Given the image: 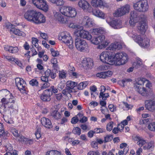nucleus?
<instances>
[{"label": "nucleus", "mask_w": 155, "mask_h": 155, "mask_svg": "<svg viewBox=\"0 0 155 155\" xmlns=\"http://www.w3.org/2000/svg\"><path fill=\"white\" fill-rule=\"evenodd\" d=\"M24 18L27 21H32L36 24L44 23L45 18L43 14L36 11L29 10L24 14Z\"/></svg>", "instance_id": "1"}, {"label": "nucleus", "mask_w": 155, "mask_h": 155, "mask_svg": "<svg viewBox=\"0 0 155 155\" xmlns=\"http://www.w3.org/2000/svg\"><path fill=\"white\" fill-rule=\"evenodd\" d=\"M114 64L120 65L126 63L128 61L127 55L124 53L122 52H118L114 55L113 54Z\"/></svg>", "instance_id": "2"}, {"label": "nucleus", "mask_w": 155, "mask_h": 155, "mask_svg": "<svg viewBox=\"0 0 155 155\" xmlns=\"http://www.w3.org/2000/svg\"><path fill=\"white\" fill-rule=\"evenodd\" d=\"M144 83L143 80L140 79L134 84V87L135 90L142 95L147 97L150 95V93L143 87Z\"/></svg>", "instance_id": "3"}, {"label": "nucleus", "mask_w": 155, "mask_h": 155, "mask_svg": "<svg viewBox=\"0 0 155 155\" xmlns=\"http://www.w3.org/2000/svg\"><path fill=\"white\" fill-rule=\"evenodd\" d=\"M105 37L103 35L97 37H94L91 40V42L96 45H99L98 46V48L101 49L105 48L108 45V43L105 40Z\"/></svg>", "instance_id": "4"}, {"label": "nucleus", "mask_w": 155, "mask_h": 155, "mask_svg": "<svg viewBox=\"0 0 155 155\" xmlns=\"http://www.w3.org/2000/svg\"><path fill=\"white\" fill-rule=\"evenodd\" d=\"M58 39L65 43L70 49H72L74 48L73 40L72 37L68 34L64 32L61 33L59 36Z\"/></svg>", "instance_id": "5"}, {"label": "nucleus", "mask_w": 155, "mask_h": 155, "mask_svg": "<svg viewBox=\"0 0 155 155\" xmlns=\"http://www.w3.org/2000/svg\"><path fill=\"white\" fill-rule=\"evenodd\" d=\"M134 8L140 12H145L149 9L147 0H139L134 5Z\"/></svg>", "instance_id": "6"}, {"label": "nucleus", "mask_w": 155, "mask_h": 155, "mask_svg": "<svg viewBox=\"0 0 155 155\" xmlns=\"http://www.w3.org/2000/svg\"><path fill=\"white\" fill-rule=\"evenodd\" d=\"M100 58L102 62L110 65H113L114 63L112 61L113 59V53L111 51L103 52L100 54Z\"/></svg>", "instance_id": "7"}, {"label": "nucleus", "mask_w": 155, "mask_h": 155, "mask_svg": "<svg viewBox=\"0 0 155 155\" xmlns=\"http://www.w3.org/2000/svg\"><path fill=\"white\" fill-rule=\"evenodd\" d=\"M60 11L63 15L67 17H74L77 14L75 9L72 7H63L60 9Z\"/></svg>", "instance_id": "8"}, {"label": "nucleus", "mask_w": 155, "mask_h": 155, "mask_svg": "<svg viewBox=\"0 0 155 155\" xmlns=\"http://www.w3.org/2000/svg\"><path fill=\"white\" fill-rule=\"evenodd\" d=\"M75 44L76 48L81 51H86L88 49V45L86 41L79 36L75 38Z\"/></svg>", "instance_id": "9"}, {"label": "nucleus", "mask_w": 155, "mask_h": 155, "mask_svg": "<svg viewBox=\"0 0 155 155\" xmlns=\"http://www.w3.org/2000/svg\"><path fill=\"white\" fill-rule=\"evenodd\" d=\"M132 38L135 42L142 47L147 48L149 46L150 40L147 38H144L143 39L140 36L138 35H134Z\"/></svg>", "instance_id": "10"}, {"label": "nucleus", "mask_w": 155, "mask_h": 155, "mask_svg": "<svg viewBox=\"0 0 155 155\" xmlns=\"http://www.w3.org/2000/svg\"><path fill=\"white\" fill-rule=\"evenodd\" d=\"M137 29L141 33H144L147 28V25L146 23V19L143 15H141L139 19Z\"/></svg>", "instance_id": "11"}, {"label": "nucleus", "mask_w": 155, "mask_h": 155, "mask_svg": "<svg viewBox=\"0 0 155 155\" xmlns=\"http://www.w3.org/2000/svg\"><path fill=\"white\" fill-rule=\"evenodd\" d=\"M34 5L37 8L41 9L45 12L48 10V6L46 1L45 0H32Z\"/></svg>", "instance_id": "12"}, {"label": "nucleus", "mask_w": 155, "mask_h": 155, "mask_svg": "<svg viewBox=\"0 0 155 155\" xmlns=\"http://www.w3.org/2000/svg\"><path fill=\"white\" fill-rule=\"evenodd\" d=\"M130 6L128 4L121 7L117 10L114 13V16H121L129 12L130 9Z\"/></svg>", "instance_id": "13"}, {"label": "nucleus", "mask_w": 155, "mask_h": 155, "mask_svg": "<svg viewBox=\"0 0 155 155\" xmlns=\"http://www.w3.org/2000/svg\"><path fill=\"white\" fill-rule=\"evenodd\" d=\"M15 98L13 96H11L9 98H3L2 102L5 104L8 108H12L15 102Z\"/></svg>", "instance_id": "14"}, {"label": "nucleus", "mask_w": 155, "mask_h": 155, "mask_svg": "<svg viewBox=\"0 0 155 155\" xmlns=\"http://www.w3.org/2000/svg\"><path fill=\"white\" fill-rule=\"evenodd\" d=\"M52 94L51 89H47L45 90L41 95V99L43 101L48 102L51 100V97Z\"/></svg>", "instance_id": "15"}, {"label": "nucleus", "mask_w": 155, "mask_h": 155, "mask_svg": "<svg viewBox=\"0 0 155 155\" xmlns=\"http://www.w3.org/2000/svg\"><path fill=\"white\" fill-rule=\"evenodd\" d=\"M107 22L112 27L115 29H119L122 27L121 22L120 21L111 20L110 18L106 19Z\"/></svg>", "instance_id": "16"}, {"label": "nucleus", "mask_w": 155, "mask_h": 155, "mask_svg": "<svg viewBox=\"0 0 155 155\" xmlns=\"http://www.w3.org/2000/svg\"><path fill=\"white\" fill-rule=\"evenodd\" d=\"M138 14L136 11H133L130 13V20L129 23L130 25L134 26L137 22L138 20Z\"/></svg>", "instance_id": "17"}, {"label": "nucleus", "mask_w": 155, "mask_h": 155, "mask_svg": "<svg viewBox=\"0 0 155 155\" xmlns=\"http://www.w3.org/2000/svg\"><path fill=\"white\" fill-rule=\"evenodd\" d=\"M54 16L56 20L61 23H69V18L62 15L60 13H57Z\"/></svg>", "instance_id": "18"}, {"label": "nucleus", "mask_w": 155, "mask_h": 155, "mask_svg": "<svg viewBox=\"0 0 155 155\" xmlns=\"http://www.w3.org/2000/svg\"><path fill=\"white\" fill-rule=\"evenodd\" d=\"M146 109L152 112L155 111V101L149 100L145 102Z\"/></svg>", "instance_id": "19"}, {"label": "nucleus", "mask_w": 155, "mask_h": 155, "mask_svg": "<svg viewBox=\"0 0 155 155\" xmlns=\"http://www.w3.org/2000/svg\"><path fill=\"white\" fill-rule=\"evenodd\" d=\"M41 122L42 125L46 128L50 129L52 127V124L48 118L43 117L41 118Z\"/></svg>", "instance_id": "20"}, {"label": "nucleus", "mask_w": 155, "mask_h": 155, "mask_svg": "<svg viewBox=\"0 0 155 155\" xmlns=\"http://www.w3.org/2000/svg\"><path fill=\"white\" fill-rule=\"evenodd\" d=\"M82 24L86 28L91 27L93 25L92 19L87 16H84L83 19Z\"/></svg>", "instance_id": "21"}, {"label": "nucleus", "mask_w": 155, "mask_h": 155, "mask_svg": "<svg viewBox=\"0 0 155 155\" xmlns=\"http://www.w3.org/2000/svg\"><path fill=\"white\" fill-rule=\"evenodd\" d=\"M79 36L80 38H83L86 39L87 40H91L92 38V36L89 32L84 30H81L80 31Z\"/></svg>", "instance_id": "22"}, {"label": "nucleus", "mask_w": 155, "mask_h": 155, "mask_svg": "<svg viewBox=\"0 0 155 155\" xmlns=\"http://www.w3.org/2000/svg\"><path fill=\"white\" fill-rule=\"evenodd\" d=\"M82 65L84 68H89L93 65L92 60L90 58H85L82 61Z\"/></svg>", "instance_id": "23"}, {"label": "nucleus", "mask_w": 155, "mask_h": 155, "mask_svg": "<svg viewBox=\"0 0 155 155\" xmlns=\"http://www.w3.org/2000/svg\"><path fill=\"white\" fill-rule=\"evenodd\" d=\"M78 5L79 7L84 10L87 9L90 6L89 4L85 0H80Z\"/></svg>", "instance_id": "24"}, {"label": "nucleus", "mask_w": 155, "mask_h": 155, "mask_svg": "<svg viewBox=\"0 0 155 155\" xmlns=\"http://www.w3.org/2000/svg\"><path fill=\"white\" fill-rule=\"evenodd\" d=\"M121 45L118 42L111 44L107 48L108 50L114 51L119 50L121 47Z\"/></svg>", "instance_id": "25"}, {"label": "nucleus", "mask_w": 155, "mask_h": 155, "mask_svg": "<svg viewBox=\"0 0 155 155\" xmlns=\"http://www.w3.org/2000/svg\"><path fill=\"white\" fill-rule=\"evenodd\" d=\"M91 5L94 7H101L103 5V1L102 0H92Z\"/></svg>", "instance_id": "26"}, {"label": "nucleus", "mask_w": 155, "mask_h": 155, "mask_svg": "<svg viewBox=\"0 0 155 155\" xmlns=\"http://www.w3.org/2000/svg\"><path fill=\"white\" fill-rule=\"evenodd\" d=\"M8 110V108L2 101L0 102V113L3 115L5 114Z\"/></svg>", "instance_id": "27"}, {"label": "nucleus", "mask_w": 155, "mask_h": 155, "mask_svg": "<svg viewBox=\"0 0 155 155\" xmlns=\"http://www.w3.org/2000/svg\"><path fill=\"white\" fill-rule=\"evenodd\" d=\"M0 96L2 97H4V98H9L11 96H12L10 94L9 91L6 89L1 90L0 91Z\"/></svg>", "instance_id": "28"}, {"label": "nucleus", "mask_w": 155, "mask_h": 155, "mask_svg": "<svg viewBox=\"0 0 155 155\" xmlns=\"http://www.w3.org/2000/svg\"><path fill=\"white\" fill-rule=\"evenodd\" d=\"M10 31L15 35L22 36H24L25 35V34L24 32L21 31L19 29L14 28H12L10 30Z\"/></svg>", "instance_id": "29"}, {"label": "nucleus", "mask_w": 155, "mask_h": 155, "mask_svg": "<svg viewBox=\"0 0 155 155\" xmlns=\"http://www.w3.org/2000/svg\"><path fill=\"white\" fill-rule=\"evenodd\" d=\"M92 12L94 15L97 17L103 18L104 16V13L98 9H94L92 11Z\"/></svg>", "instance_id": "30"}, {"label": "nucleus", "mask_w": 155, "mask_h": 155, "mask_svg": "<svg viewBox=\"0 0 155 155\" xmlns=\"http://www.w3.org/2000/svg\"><path fill=\"white\" fill-rule=\"evenodd\" d=\"M51 116L57 120L60 119L61 117V114L57 110L53 111L51 113Z\"/></svg>", "instance_id": "31"}, {"label": "nucleus", "mask_w": 155, "mask_h": 155, "mask_svg": "<svg viewBox=\"0 0 155 155\" xmlns=\"http://www.w3.org/2000/svg\"><path fill=\"white\" fill-rule=\"evenodd\" d=\"M19 84L20 86L17 85V87L20 91H21V90L25 91L26 90V82L23 80H21V82Z\"/></svg>", "instance_id": "32"}, {"label": "nucleus", "mask_w": 155, "mask_h": 155, "mask_svg": "<svg viewBox=\"0 0 155 155\" xmlns=\"http://www.w3.org/2000/svg\"><path fill=\"white\" fill-rule=\"evenodd\" d=\"M53 3L55 4L57 6H61L64 5V1L63 0H49Z\"/></svg>", "instance_id": "33"}, {"label": "nucleus", "mask_w": 155, "mask_h": 155, "mask_svg": "<svg viewBox=\"0 0 155 155\" xmlns=\"http://www.w3.org/2000/svg\"><path fill=\"white\" fill-rule=\"evenodd\" d=\"M88 84L87 81H84L80 83L78 86V89L81 90L84 88Z\"/></svg>", "instance_id": "34"}, {"label": "nucleus", "mask_w": 155, "mask_h": 155, "mask_svg": "<svg viewBox=\"0 0 155 155\" xmlns=\"http://www.w3.org/2000/svg\"><path fill=\"white\" fill-rule=\"evenodd\" d=\"M66 84V86L73 88L75 86L77 85V83L76 82L71 81H68L67 82Z\"/></svg>", "instance_id": "35"}, {"label": "nucleus", "mask_w": 155, "mask_h": 155, "mask_svg": "<svg viewBox=\"0 0 155 155\" xmlns=\"http://www.w3.org/2000/svg\"><path fill=\"white\" fill-rule=\"evenodd\" d=\"M147 128L151 131H155V122H153L148 124Z\"/></svg>", "instance_id": "36"}, {"label": "nucleus", "mask_w": 155, "mask_h": 155, "mask_svg": "<svg viewBox=\"0 0 155 155\" xmlns=\"http://www.w3.org/2000/svg\"><path fill=\"white\" fill-rule=\"evenodd\" d=\"M45 155H60V154L57 150H52L47 152Z\"/></svg>", "instance_id": "37"}, {"label": "nucleus", "mask_w": 155, "mask_h": 155, "mask_svg": "<svg viewBox=\"0 0 155 155\" xmlns=\"http://www.w3.org/2000/svg\"><path fill=\"white\" fill-rule=\"evenodd\" d=\"M103 32V31L101 29L97 28L93 29L92 34L93 35H98L100 34H102Z\"/></svg>", "instance_id": "38"}, {"label": "nucleus", "mask_w": 155, "mask_h": 155, "mask_svg": "<svg viewBox=\"0 0 155 155\" xmlns=\"http://www.w3.org/2000/svg\"><path fill=\"white\" fill-rule=\"evenodd\" d=\"M72 132L73 134L79 135L81 134V130L78 127H74L73 130Z\"/></svg>", "instance_id": "39"}, {"label": "nucleus", "mask_w": 155, "mask_h": 155, "mask_svg": "<svg viewBox=\"0 0 155 155\" xmlns=\"http://www.w3.org/2000/svg\"><path fill=\"white\" fill-rule=\"evenodd\" d=\"M153 143L152 142H150L148 143H146L143 147V149L145 150H149L153 148Z\"/></svg>", "instance_id": "40"}, {"label": "nucleus", "mask_w": 155, "mask_h": 155, "mask_svg": "<svg viewBox=\"0 0 155 155\" xmlns=\"http://www.w3.org/2000/svg\"><path fill=\"white\" fill-rule=\"evenodd\" d=\"M109 97V95L108 93H106L104 94L102 92H100V93L99 97H101L102 99L103 100H107V98Z\"/></svg>", "instance_id": "41"}, {"label": "nucleus", "mask_w": 155, "mask_h": 155, "mask_svg": "<svg viewBox=\"0 0 155 155\" xmlns=\"http://www.w3.org/2000/svg\"><path fill=\"white\" fill-rule=\"evenodd\" d=\"M18 139V141L23 143H25V141H26L27 138L25 137L22 135H19L18 137H17Z\"/></svg>", "instance_id": "42"}, {"label": "nucleus", "mask_w": 155, "mask_h": 155, "mask_svg": "<svg viewBox=\"0 0 155 155\" xmlns=\"http://www.w3.org/2000/svg\"><path fill=\"white\" fill-rule=\"evenodd\" d=\"M147 142L146 141L142 139V138L141 137L140 140H139V141H138L137 142V144L140 146L142 147L144 145H145Z\"/></svg>", "instance_id": "43"}, {"label": "nucleus", "mask_w": 155, "mask_h": 155, "mask_svg": "<svg viewBox=\"0 0 155 155\" xmlns=\"http://www.w3.org/2000/svg\"><path fill=\"white\" fill-rule=\"evenodd\" d=\"M113 138V136L112 135L109 134L107 135L104 137V142H107L110 141Z\"/></svg>", "instance_id": "44"}, {"label": "nucleus", "mask_w": 155, "mask_h": 155, "mask_svg": "<svg viewBox=\"0 0 155 155\" xmlns=\"http://www.w3.org/2000/svg\"><path fill=\"white\" fill-rule=\"evenodd\" d=\"M18 48L16 47H12L10 46V52L12 53H15L18 52Z\"/></svg>", "instance_id": "45"}, {"label": "nucleus", "mask_w": 155, "mask_h": 155, "mask_svg": "<svg viewBox=\"0 0 155 155\" xmlns=\"http://www.w3.org/2000/svg\"><path fill=\"white\" fill-rule=\"evenodd\" d=\"M6 58L9 61L13 64L15 63V61L16 62H17V59L11 57H7Z\"/></svg>", "instance_id": "46"}, {"label": "nucleus", "mask_w": 155, "mask_h": 155, "mask_svg": "<svg viewBox=\"0 0 155 155\" xmlns=\"http://www.w3.org/2000/svg\"><path fill=\"white\" fill-rule=\"evenodd\" d=\"M52 55L54 57H56L59 54V52L57 51H55L53 48H51L50 50Z\"/></svg>", "instance_id": "47"}, {"label": "nucleus", "mask_w": 155, "mask_h": 155, "mask_svg": "<svg viewBox=\"0 0 155 155\" xmlns=\"http://www.w3.org/2000/svg\"><path fill=\"white\" fill-rule=\"evenodd\" d=\"M57 72V70L52 69L51 73V77L52 79L54 78L56 76V72Z\"/></svg>", "instance_id": "48"}, {"label": "nucleus", "mask_w": 155, "mask_h": 155, "mask_svg": "<svg viewBox=\"0 0 155 155\" xmlns=\"http://www.w3.org/2000/svg\"><path fill=\"white\" fill-rule=\"evenodd\" d=\"M79 121V119L77 116L73 117L71 119V122L72 124H75Z\"/></svg>", "instance_id": "49"}, {"label": "nucleus", "mask_w": 155, "mask_h": 155, "mask_svg": "<svg viewBox=\"0 0 155 155\" xmlns=\"http://www.w3.org/2000/svg\"><path fill=\"white\" fill-rule=\"evenodd\" d=\"M35 135L36 138L38 139L39 138L41 137V129L39 128H38L35 132Z\"/></svg>", "instance_id": "50"}, {"label": "nucleus", "mask_w": 155, "mask_h": 155, "mask_svg": "<svg viewBox=\"0 0 155 155\" xmlns=\"http://www.w3.org/2000/svg\"><path fill=\"white\" fill-rule=\"evenodd\" d=\"M109 68V66L106 64L102 65L99 67V69L101 71L107 70Z\"/></svg>", "instance_id": "51"}, {"label": "nucleus", "mask_w": 155, "mask_h": 155, "mask_svg": "<svg viewBox=\"0 0 155 155\" xmlns=\"http://www.w3.org/2000/svg\"><path fill=\"white\" fill-rule=\"evenodd\" d=\"M30 84L33 86L38 85V83L37 80L36 79H32L30 81Z\"/></svg>", "instance_id": "52"}, {"label": "nucleus", "mask_w": 155, "mask_h": 155, "mask_svg": "<svg viewBox=\"0 0 155 155\" xmlns=\"http://www.w3.org/2000/svg\"><path fill=\"white\" fill-rule=\"evenodd\" d=\"M96 76L100 78H106L105 73L104 72H101L100 73H98L96 74Z\"/></svg>", "instance_id": "53"}, {"label": "nucleus", "mask_w": 155, "mask_h": 155, "mask_svg": "<svg viewBox=\"0 0 155 155\" xmlns=\"http://www.w3.org/2000/svg\"><path fill=\"white\" fill-rule=\"evenodd\" d=\"M113 122H111L107 124L106 127V129L107 130L110 131L111 130L113 127Z\"/></svg>", "instance_id": "54"}, {"label": "nucleus", "mask_w": 155, "mask_h": 155, "mask_svg": "<svg viewBox=\"0 0 155 155\" xmlns=\"http://www.w3.org/2000/svg\"><path fill=\"white\" fill-rule=\"evenodd\" d=\"M11 132L13 135L15 137H18V136L19 135L18 133V131L15 129H12Z\"/></svg>", "instance_id": "55"}, {"label": "nucleus", "mask_w": 155, "mask_h": 155, "mask_svg": "<svg viewBox=\"0 0 155 155\" xmlns=\"http://www.w3.org/2000/svg\"><path fill=\"white\" fill-rule=\"evenodd\" d=\"M108 108L111 112H114L116 110V107L113 104H110L108 106Z\"/></svg>", "instance_id": "56"}, {"label": "nucleus", "mask_w": 155, "mask_h": 155, "mask_svg": "<svg viewBox=\"0 0 155 155\" xmlns=\"http://www.w3.org/2000/svg\"><path fill=\"white\" fill-rule=\"evenodd\" d=\"M5 134L3 124L2 123H0V135H3L4 134L5 135Z\"/></svg>", "instance_id": "57"}, {"label": "nucleus", "mask_w": 155, "mask_h": 155, "mask_svg": "<svg viewBox=\"0 0 155 155\" xmlns=\"http://www.w3.org/2000/svg\"><path fill=\"white\" fill-rule=\"evenodd\" d=\"M62 97V95L61 93L56 94L54 95L55 98L58 101H60Z\"/></svg>", "instance_id": "58"}, {"label": "nucleus", "mask_w": 155, "mask_h": 155, "mask_svg": "<svg viewBox=\"0 0 155 155\" xmlns=\"http://www.w3.org/2000/svg\"><path fill=\"white\" fill-rule=\"evenodd\" d=\"M87 155H100V153L97 151H90L87 153Z\"/></svg>", "instance_id": "59"}, {"label": "nucleus", "mask_w": 155, "mask_h": 155, "mask_svg": "<svg viewBox=\"0 0 155 155\" xmlns=\"http://www.w3.org/2000/svg\"><path fill=\"white\" fill-rule=\"evenodd\" d=\"M50 86V83L48 82H45L41 87V90L45 89Z\"/></svg>", "instance_id": "60"}, {"label": "nucleus", "mask_w": 155, "mask_h": 155, "mask_svg": "<svg viewBox=\"0 0 155 155\" xmlns=\"http://www.w3.org/2000/svg\"><path fill=\"white\" fill-rule=\"evenodd\" d=\"M38 40L36 38H32V42L33 45H34L35 47L38 45L36 44H38L37 42H38Z\"/></svg>", "instance_id": "61"}, {"label": "nucleus", "mask_w": 155, "mask_h": 155, "mask_svg": "<svg viewBox=\"0 0 155 155\" xmlns=\"http://www.w3.org/2000/svg\"><path fill=\"white\" fill-rule=\"evenodd\" d=\"M91 147L95 149L98 148L97 143V142L95 141H92L91 143Z\"/></svg>", "instance_id": "62"}, {"label": "nucleus", "mask_w": 155, "mask_h": 155, "mask_svg": "<svg viewBox=\"0 0 155 155\" xmlns=\"http://www.w3.org/2000/svg\"><path fill=\"white\" fill-rule=\"evenodd\" d=\"M68 121V119L65 117H63L61 120L60 124H61L64 125V124L67 123Z\"/></svg>", "instance_id": "63"}, {"label": "nucleus", "mask_w": 155, "mask_h": 155, "mask_svg": "<svg viewBox=\"0 0 155 155\" xmlns=\"http://www.w3.org/2000/svg\"><path fill=\"white\" fill-rule=\"evenodd\" d=\"M21 80H23L22 78H15V84L17 86V85H19V84L21 82Z\"/></svg>", "instance_id": "64"}]
</instances>
